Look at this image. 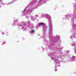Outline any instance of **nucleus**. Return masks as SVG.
<instances>
[{"mask_svg": "<svg viewBox=\"0 0 76 76\" xmlns=\"http://www.w3.org/2000/svg\"><path fill=\"white\" fill-rule=\"evenodd\" d=\"M35 32V30H32L31 32V34H33Z\"/></svg>", "mask_w": 76, "mask_h": 76, "instance_id": "obj_1", "label": "nucleus"}, {"mask_svg": "<svg viewBox=\"0 0 76 76\" xmlns=\"http://www.w3.org/2000/svg\"><path fill=\"white\" fill-rule=\"evenodd\" d=\"M43 24V23H40L39 24V25H42Z\"/></svg>", "mask_w": 76, "mask_h": 76, "instance_id": "obj_2", "label": "nucleus"}]
</instances>
